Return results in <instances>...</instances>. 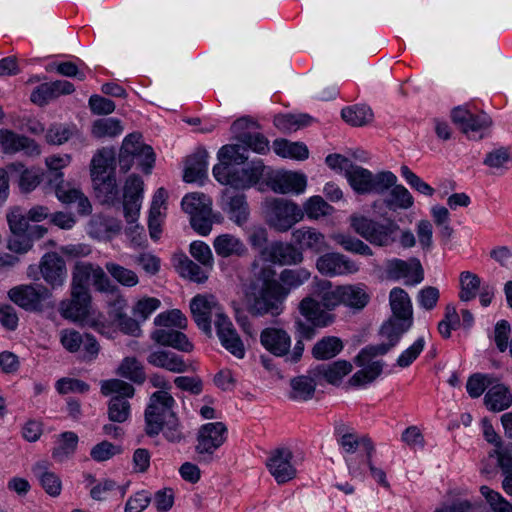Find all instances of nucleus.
<instances>
[{
    "instance_id": "nucleus-7",
    "label": "nucleus",
    "mask_w": 512,
    "mask_h": 512,
    "mask_svg": "<svg viewBox=\"0 0 512 512\" xmlns=\"http://www.w3.org/2000/svg\"><path fill=\"white\" fill-rule=\"evenodd\" d=\"M349 223L355 233L376 246H387L393 242L392 235L398 226L392 222L383 224L366 216L354 213Z\"/></svg>"
},
{
    "instance_id": "nucleus-52",
    "label": "nucleus",
    "mask_w": 512,
    "mask_h": 512,
    "mask_svg": "<svg viewBox=\"0 0 512 512\" xmlns=\"http://www.w3.org/2000/svg\"><path fill=\"white\" fill-rule=\"evenodd\" d=\"M341 116L351 126H364L373 119V112L366 105H354L342 109Z\"/></svg>"
},
{
    "instance_id": "nucleus-49",
    "label": "nucleus",
    "mask_w": 512,
    "mask_h": 512,
    "mask_svg": "<svg viewBox=\"0 0 512 512\" xmlns=\"http://www.w3.org/2000/svg\"><path fill=\"white\" fill-rule=\"evenodd\" d=\"M317 295L321 304L327 310H333L339 305H343L342 285L332 287L331 282L321 281L318 284Z\"/></svg>"
},
{
    "instance_id": "nucleus-45",
    "label": "nucleus",
    "mask_w": 512,
    "mask_h": 512,
    "mask_svg": "<svg viewBox=\"0 0 512 512\" xmlns=\"http://www.w3.org/2000/svg\"><path fill=\"white\" fill-rule=\"evenodd\" d=\"M149 437L158 436L162 433L163 437L170 443H179L185 439L182 425L176 414H170L166 421L159 423L158 430L151 433L150 430L145 431Z\"/></svg>"
},
{
    "instance_id": "nucleus-64",
    "label": "nucleus",
    "mask_w": 512,
    "mask_h": 512,
    "mask_svg": "<svg viewBox=\"0 0 512 512\" xmlns=\"http://www.w3.org/2000/svg\"><path fill=\"white\" fill-rule=\"evenodd\" d=\"M77 132L75 126L53 124L46 132V140L53 145H61L67 142Z\"/></svg>"
},
{
    "instance_id": "nucleus-28",
    "label": "nucleus",
    "mask_w": 512,
    "mask_h": 512,
    "mask_svg": "<svg viewBox=\"0 0 512 512\" xmlns=\"http://www.w3.org/2000/svg\"><path fill=\"white\" fill-rule=\"evenodd\" d=\"M55 194L59 201L64 204L77 203V211L80 215H88L92 211L89 199L74 185L60 180L55 185Z\"/></svg>"
},
{
    "instance_id": "nucleus-35",
    "label": "nucleus",
    "mask_w": 512,
    "mask_h": 512,
    "mask_svg": "<svg viewBox=\"0 0 512 512\" xmlns=\"http://www.w3.org/2000/svg\"><path fill=\"white\" fill-rule=\"evenodd\" d=\"M397 176L395 182L389 186L383 203L390 211L408 210L414 205V198L409 190L401 184H397Z\"/></svg>"
},
{
    "instance_id": "nucleus-3",
    "label": "nucleus",
    "mask_w": 512,
    "mask_h": 512,
    "mask_svg": "<svg viewBox=\"0 0 512 512\" xmlns=\"http://www.w3.org/2000/svg\"><path fill=\"white\" fill-rule=\"evenodd\" d=\"M274 276L275 270L272 268L261 269L259 279L262 283L252 284L245 293V306L251 315L275 317L284 311V301L289 294V289L281 285Z\"/></svg>"
},
{
    "instance_id": "nucleus-44",
    "label": "nucleus",
    "mask_w": 512,
    "mask_h": 512,
    "mask_svg": "<svg viewBox=\"0 0 512 512\" xmlns=\"http://www.w3.org/2000/svg\"><path fill=\"white\" fill-rule=\"evenodd\" d=\"M78 441V436L74 432L61 433L52 450V458L58 463L68 460L75 453Z\"/></svg>"
},
{
    "instance_id": "nucleus-15",
    "label": "nucleus",
    "mask_w": 512,
    "mask_h": 512,
    "mask_svg": "<svg viewBox=\"0 0 512 512\" xmlns=\"http://www.w3.org/2000/svg\"><path fill=\"white\" fill-rule=\"evenodd\" d=\"M191 313L198 327L206 334L211 333L212 318L223 315L221 307L213 296L197 295L190 303Z\"/></svg>"
},
{
    "instance_id": "nucleus-54",
    "label": "nucleus",
    "mask_w": 512,
    "mask_h": 512,
    "mask_svg": "<svg viewBox=\"0 0 512 512\" xmlns=\"http://www.w3.org/2000/svg\"><path fill=\"white\" fill-rule=\"evenodd\" d=\"M331 238L345 251L364 256L373 255L372 249L366 243L356 237L344 233H336L333 234Z\"/></svg>"
},
{
    "instance_id": "nucleus-9",
    "label": "nucleus",
    "mask_w": 512,
    "mask_h": 512,
    "mask_svg": "<svg viewBox=\"0 0 512 512\" xmlns=\"http://www.w3.org/2000/svg\"><path fill=\"white\" fill-rule=\"evenodd\" d=\"M143 189L144 182L139 176L130 175L127 178L123 194L124 217L129 225L128 233H136L138 236L143 231V228L136 224L141 209Z\"/></svg>"
},
{
    "instance_id": "nucleus-37",
    "label": "nucleus",
    "mask_w": 512,
    "mask_h": 512,
    "mask_svg": "<svg viewBox=\"0 0 512 512\" xmlns=\"http://www.w3.org/2000/svg\"><path fill=\"white\" fill-rule=\"evenodd\" d=\"M32 472L48 495L52 497L60 495L62 490L61 479L58 475L49 470V463L47 461L37 462L33 466Z\"/></svg>"
},
{
    "instance_id": "nucleus-26",
    "label": "nucleus",
    "mask_w": 512,
    "mask_h": 512,
    "mask_svg": "<svg viewBox=\"0 0 512 512\" xmlns=\"http://www.w3.org/2000/svg\"><path fill=\"white\" fill-rule=\"evenodd\" d=\"M214 322L221 344L235 357L243 358L245 354L243 343L229 318L223 314Z\"/></svg>"
},
{
    "instance_id": "nucleus-36",
    "label": "nucleus",
    "mask_w": 512,
    "mask_h": 512,
    "mask_svg": "<svg viewBox=\"0 0 512 512\" xmlns=\"http://www.w3.org/2000/svg\"><path fill=\"white\" fill-rule=\"evenodd\" d=\"M151 338L160 345L169 346L182 352H191L193 350V344L188 340L187 336L174 329H157L151 333Z\"/></svg>"
},
{
    "instance_id": "nucleus-50",
    "label": "nucleus",
    "mask_w": 512,
    "mask_h": 512,
    "mask_svg": "<svg viewBox=\"0 0 512 512\" xmlns=\"http://www.w3.org/2000/svg\"><path fill=\"white\" fill-rule=\"evenodd\" d=\"M343 349L342 341L335 336L323 337L312 348V355L318 360H326L335 357Z\"/></svg>"
},
{
    "instance_id": "nucleus-32",
    "label": "nucleus",
    "mask_w": 512,
    "mask_h": 512,
    "mask_svg": "<svg viewBox=\"0 0 512 512\" xmlns=\"http://www.w3.org/2000/svg\"><path fill=\"white\" fill-rule=\"evenodd\" d=\"M147 362L157 368L165 369L172 373H184L188 370V365L184 359L174 352L157 349L151 351L147 356Z\"/></svg>"
},
{
    "instance_id": "nucleus-46",
    "label": "nucleus",
    "mask_w": 512,
    "mask_h": 512,
    "mask_svg": "<svg viewBox=\"0 0 512 512\" xmlns=\"http://www.w3.org/2000/svg\"><path fill=\"white\" fill-rule=\"evenodd\" d=\"M10 173L19 174V187L22 192H30L34 190L41 182V177L38 171L34 169H25L24 165L20 162H14L7 165Z\"/></svg>"
},
{
    "instance_id": "nucleus-8",
    "label": "nucleus",
    "mask_w": 512,
    "mask_h": 512,
    "mask_svg": "<svg viewBox=\"0 0 512 512\" xmlns=\"http://www.w3.org/2000/svg\"><path fill=\"white\" fill-rule=\"evenodd\" d=\"M89 284H92L100 292H113L115 290L110 279L99 265L85 261L76 262L72 270L71 286L79 290L89 291Z\"/></svg>"
},
{
    "instance_id": "nucleus-34",
    "label": "nucleus",
    "mask_w": 512,
    "mask_h": 512,
    "mask_svg": "<svg viewBox=\"0 0 512 512\" xmlns=\"http://www.w3.org/2000/svg\"><path fill=\"white\" fill-rule=\"evenodd\" d=\"M320 384L319 380L311 374L297 376L291 379L289 398L296 402H306L314 397L316 386Z\"/></svg>"
},
{
    "instance_id": "nucleus-53",
    "label": "nucleus",
    "mask_w": 512,
    "mask_h": 512,
    "mask_svg": "<svg viewBox=\"0 0 512 512\" xmlns=\"http://www.w3.org/2000/svg\"><path fill=\"white\" fill-rule=\"evenodd\" d=\"M123 132L121 121L116 118H101L93 122L91 133L95 138H113Z\"/></svg>"
},
{
    "instance_id": "nucleus-57",
    "label": "nucleus",
    "mask_w": 512,
    "mask_h": 512,
    "mask_svg": "<svg viewBox=\"0 0 512 512\" xmlns=\"http://www.w3.org/2000/svg\"><path fill=\"white\" fill-rule=\"evenodd\" d=\"M312 118L307 114L278 115L274 118V125L284 133L296 131L302 127L309 125Z\"/></svg>"
},
{
    "instance_id": "nucleus-40",
    "label": "nucleus",
    "mask_w": 512,
    "mask_h": 512,
    "mask_svg": "<svg viewBox=\"0 0 512 512\" xmlns=\"http://www.w3.org/2000/svg\"><path fill=\"white\" fill-rule=\"evenodd\" d=\"M295 333L297 335V341L293 347L292 352L286 358V361L290 363H297L303 354L304 343L303 340H311L315 335V328L317 327L312 322L303 320L300 317L295 318L294 322Z\"/></svg>"
},
{
    "instance_id": "nucleus-23",
    "label": "nucleus",
    "mask_w": 512,
    "mask_h": 512,
    "mask_svg": "<svg viewBox=\"0 0 512 512\" xmlns=\"http://www.w3.org/2000/svg\"><path fill=\"white\" fill-rule=\"evenodd\" d=\"M451 117L454 124L467 135L482 132L492 125V120L486 113L474 115L465 107L454 108Z\"/></svg>"
},
{
    "instance_id": "nucleus-25",
    "label": "nucleus",
    "mask_w": 512,
    "mask_h": 512,
    "mask_svg": "<svg viewBox=\"0 0 512 512\" xmlns=\"http://www.w3.org/2000/svg\"><path fill=\"white\" fill-rule=\"evenodd\" d=\"M260 342L274 356L288 357L290 355L291 337L282 328H265L260 334Z\"/></svg>"
},
{
    "instance_id": "nucleus-47",
    "label": "nucleus",
    "mask_w": 512,
    "mask_h": 512,
    "mask_svg": "<svg viewBox=\"0 0 512 512\" xmlns=\"http://www.w3.org/2000/svg\"><path fill=\"white\" fill-rule=\"evenodd\" d=\"M274 152L284 158L305 160L309 156L308 148L300 142H290L286 139H277L273 142Z\"/></svg>"
},
{
    "instance_id": "nucleus-21",
    "label": "nucleus",
    "mask_w": 512,
    "mask_h": 512,
    "mask_svg": "<svg viewBox=\"0 0 512 512\" xmlns=\"http://www.w3.org/2000/svg\"><path fill=\"white\" fill-rule=\"evenodd\" d=\"M0 147L5 154L23 151L25 155L33 157L41 153L39 145L33 139L8 129L0 130Z\"/></svg>"
},
{
    "instance_id": "nucleus-27",
    "label": "nucleus",
    "mask_w": 512,
    "mask_h": 512,
    "mask_svg": "<svg viewBox=\"0 0 512 512\" xmlns=\"http://www.w3.org/2000/svg\"><path fill=\"white\" fill-rule=\"evenodd\" d=\"M262 255L270 262L279 265H292L302 262L303 255L289 243L275 241L262 251Z\"/></svg>"
},
{
    "instance_id": "nucleus-60",
    "label": "nucleus",
    "mask_w": 512,
    "mask_h": 512,
    "mask_svg": "<svg viewBox=\"0 0 512 512\" xmlns=\"http://www.w3.org/2000/svg\"><path fill=\"white\" fill-rule=\"evenodd\" d=\"M181 205L183 210L189 215H199L200 212L212 209L211 199L205 194L197 192L186 195L182 199Z\"/></svg>"
},
{
    "instance_id": "nucleus-39",
    "label": "nucleus",
    "mask_w": 512,
    "mask_h": 512,
    "mask_svg": "<svg viewBox=\"0 0 512 512\" xmlns=\"http://www.w3.org/2000/svg\"><path fill=\"white\" fill-rule=\"evenodd\" d=\"M343 305L350 309L360 311L370 301L367 286L363 283L342 285Z\"/></svg>"
},
{
    "instance_id": "nucleus-11",
    "label": "nucleus",
    "mask_w": 512,
    "mask_h": 512,
    "mask_svg": "<svg viewBox=\"0 0 512 512\" xmlns=\"http://www.w3.org/2000/svg\"><path fill=\"white\" fill-rule=\"evenodd\" d=\"M293 457V452L288 447H278L269 453L266 467L278 485L297 477V469L292 463Z\"/></svg>"
},
{
    "instance_id": "nucleus-29",
    "label": "nucleus",
    "mask_w": 512,
    "mask_h": 512,
    "mask_svg": "<svg viewBox=\"0 0 512 512\" xmlns=\"http://www.w3.org/2000/svg\"><path fill=\"white\" fill-rule=\"evenodd\" d=\"M352 370V364L346 360H338L328 364H320L311 369V374L319 380L337 385L341 382L343 377L349 374Z\"/></svg>"
},
{
    "instance_id": "nucleus-58",
    "label": "nucleus",
    "mask_w": 512,
    "mask_h": 512,
    "mask_svg": "<svg viewBox=\"0 0 512 512\" xmlns=\"http://www.w3.org/2000/svg\"><path fill=\"white\" fill-rule=\"evenodd\" d=\"M117 374L139 384L146 378L143 366L135 357L124 358L117 369Z\"/></svg>"
},
{
    "instance_id": "nucleus-4",
    "label": "nucleus",
    "mask_w": 512,
    "mask_h": 512,
    "mask_svg": "<svg viewBox=\"0 0 512 512\" xmlns=\"http://www.w3.org/2000/svg\"><path fill=\"white\" fill-rule=\"evenodd\" d=\"M262 212L266 224L280 233L289 231L303 220L301 206L286 198H266L262 203Z\"/></svg>"
},
{
    "instance_id": "nucleus-22",
    "label": "nucleus",
    "mask_w": 512,
    "mask_h": 512,
    "mask_svg": "<svg viewBox=\"0 0 512 512\" xmlns=\"http://www.w3.org/2000/svg\"><path fill=\"white\" fill-rule=\"evenodd\" d=\"M337 442L342 450L353 456L357 451H363V461L369 462L375 451L374 445L370 438L360 436L356 432L340 427L337 429Z\"/></svg>"
},
{
    "instance_id": "nucleus-43",
    "label": "nucleus",
    "mask_w": 512,
    "mask_h": 512,
    "mask_svg": "<svg viewBox=\"0 0 512 512\" xmlns=\"http://www.w3.org/2000/svg\"><path fill=\"white\" fill-rule=\"evenodd\" d=\"M392 317L412 321V304L408 293L399 287L393 288L389 294Z\"/></svg>"
},
{
    "instance_id": "nucleus-2",
    "label": "nucleus",
    "mask_w": 512,
    "mask_h": 512,
    "mask_svg": "<svg viewBox=\"0 0 512 512\" xmlns=\"http://www.w3.org/2000/svg\"><path fill=\"white\" fill-rule=\"evenodd\" d=\"M246 148L240 145H225L218 151L219 163L213 168L218 182L236 189L249 188L262 178L265 166L261 160L241 167L248 159Z\"/></svg>"
},
{
    "instance_id": "nucleus-19",
    "label": "nucleus",
    "mask_w": 512,
    "mask_h": 512,
    "mask_svg": "<svg viewBox=\"0 0 512 512\" xmlns=\"http://www.w3.org/2000/svg\"><path fill=\"white\" fill-rule=\"evenodd\" d=\"M44 281L53 289L62 287L67 278L65 261L57 253H46L39 265Z\"/></svg>"
},
{
    "instance_id": "nucleus-5",
    "label": "nucleus",
    "mask_w": 512,
    "mask_h": 512,
    "mask_svg": "<svg viewBox=\"0 0 512 512\" xmlns=\"http://www.w3.org/2000/svg\"><path fill=\"white\" fill-rule=\"evenodd\" d=\"M352 189L359 194H384L395 182V174L381 171L373 174L370 170L353 165L346 176Z\"/></svg>"
},
{
    "instance_id": "nucleus-38",
    "label": "nucleus",
    "mask_w": 512,
    "mask_h": 512,
    "mask_svg": "<svg viewBox=\"0 0 512 512\" xmlns=\"http://www.w3.org/2000/svg\"><path fill=\"white\" fill-rule=\"evenodd\" d=\"M121 222L103 215H94L88 223V233L97 239H108L121 231Z\"/></svg>"
},
{
    "instance_id": "nucleus-14",
    "label": "nucleus",
    "mask_w": 512,
    "mask_h": 512,
    "mask_svg": "<svg viewBox=\"0 0 512 512\" xmlns=\"http://www.w3.org/2000/svg\"><path fill=\"white\" fill-rule=\"evenodd\" d=\"M220 207L235 225L242 227L247 223L250 209L245 194L226 188L221 195Z\"/></svg>"
},
{
    "instance_id": "nucleus-13",
    "label": "nucleus",
    "mask_w": 512,
    "mask_h": 512,
    "mask_svg": "<svg viewBox=\"0 0 512 512\" xmlns=\"http://www.w3.org/2000/svg\"><path fill=\"white\" fill-rule=\"evenodd\" d=\"M386 277L391 280L405 279V284L415 285L424 278L423 268L417 258L408 261L401 259H390L385 263Z\"/></svg>"
},
{
    "instance_id": "nucleus-16",
    "label": "nucleus",
    "mask_w": 512,
    "mask_h": 512,
    "mask_svg": "<svg viewBox=\"0 0 512 512\" xmlns=\"http://www.w3.org/2000/svg\"><path fill=\"white\" fill-rule=\"evenodd\" d=\"M317 270L325 276H342L359 271L358 264L338 252H328L321 255L316 262Z\"/></svg>"
},
{
    "instance_id": "nucleus-62",
    "label": "nucleus",
    "mask_w": 512,
    "mask_h": 512,
    "mask_svg": "<svg viewBox=\"0 0 512 512\" xmlns=\"http://www.w3.org/2000/svg\"><path fill=\"white\" fill-rule=\"evenodd\" d=\"M105 268L108 273L123 286L133 287L139 282L138 276L134 271L116 263L108 262Z\"/></svg>"
},
{
    "instance_id": "nucleus-1",
    "label": "nucleus",
    "mask_w": 512,
    "mask_h": 512,
    "mask_svg": "<svg viewBox=\"0 0 512 512\" xmlns=\"http://www.w3.org/2000/svg\"><path fill=\"white\" fill-rule=\"evenodd\" d=\"M411 325L412 321L390 317L380 329V335L387 342L366 346L358 353L354 362L360 370L352 375L348 384L352 387H364L374 382L381 375L384 365L382 360L375 358L386 354L394 347Z\"/></svg>"
},
{
    "instance_id": "nucleus-6",
    "label": "nucleus",
    "mask_w": 512,
    "mask_h": 512,
    "mask_svg": "<svg viewBox=\"0 0 512 512\" xmlns=\"http://www.w3.org/2000/svg\"><path fill=\"white\" fill-rule=\"evenodd\" d=\"M101 392L104 395L117 394L108 402V418L112 422H125L130 416V404L127 398L134 395V387L125 381L111 379L102 381Z\"/></svg>"
},
{
    "instance_id": "nucleus-30",
    "label": "nucleus",
    "mask_w": 512,
    "mask_h": 512,
    "mask_svg": "<svg viewBox=\"0 0 512 512\" xmlns=\"http://www.w3.org/2000/svg\"><path fill=\"white\" fill-rule=\"evenodd\" d=\"M291 236L293 242L301 249L311 250L315 253H320L328 249L324 234L315 228L300 227L293 230Z\"/></svg>"
},
{
    "instance_id": "nucleus-24",
    "label": "nucleus",
    "mask_w": 512,
    "mask_h": 512,
    "mask_svg": "<svg viewBox=\"0 0 512 512\" xmlns=\"http://www.w3.org/2000/svg\"><path fill=\"white\" fill-rule=\"evenodd\" d=\"M141 137L139 133L127 135L120 150L139 159L142 170L149 174L155 162V154L151 146L141 142Z\"/></svg>"
},
{
    "instance_id": "nucleus-33",
    "label": "nucleus",
    "mask_w": 512,
    "mask_h": 512,
    "mask_svg": "<svg viewBox=\"0 0 512 512\" xmlns=\"http://www.w3.org/2000/svg\"><path fill=\"white\" fill-rule=\"evenodd\" d=\"M213 248L216 254L222 258L243 257L248 252L244 242L230 233L218 235L213 241Z\"/></svg>"
},
{
    "instance_id": "nucleus-51",
    "label": "nucleus",
    "mask_w": 512,
    "mask_h": 512,
    "mask_svg": "<svg viewBox=\"0 0 512 512\" xmlns=\"http://www.w3.org/2000/svg\"><path fill=\"white\" fill-rule=\"evenodd\" d=\"M301 208L303 210V218L306 215L310 220H319L320 218L332 215L334 212V208L318 195L308 198Z\"/></svg>"
},
{
    "instance_id": "nucleus-63",
    "label": "nucleus",
    "mask_w": 512,
    "mask_h": 512,
    "mask_svg": "<svg viewBox=\"0 0 512 512\" xmlns=\"http://www.w3.org/2000/svg\"><path fill=\"white\" fill-rule=\"evenodd\" d=\"M480 493L486 499L493 512H512V504L499 492L488 486H481Z\"/></svg>"
},
{
    "instance_id": "nucleus-17",
    "label": "nucleus",
    "mask_w": 512,
    "mask_h": 512,
    "mask_svg": "<svg viewBox=\"0 0 512 512\" xmlns=\"http://www.w3.org/2000/svg\"><path fill=\"white\" fill-rule=\"evenodd\" d=\"M227 427L222 422H212L200 427L197 434L196 452L212 454L226 441Z\"/></svg>"
},
{
    "instance_id": "nucleus-20",
    "label": "nucleus",
    "mask_w": 512,
    "mask_h": 512,
    "mask_svg": "<svg viewBox=\"0 0 512 512\" xmlns=\"http://www.w3.org/2000/svg\"><path fill=\"white\" fill-rule=\"evenodd\" d=\"M91 302L90 291L79 290L71 286V298L60 303V314L72 321H81L89 313Z\"/></svg>"
},
{
    "instance_id": "nucleus-55",
    "label": "nucleus",
    "mask_w": 512,
    "mask_h": 512,
    "mask_svg": "<svg viewBox=\"0 0 512 512\" xmlns=\"http://www.w3.org/2000/svg\"><path fill=\"white\" fill-rule=\"evenodd\" d=\"M176 268L182 277L194 282L202 283L208 278L205 269L186 256L178 258Z\"/></svg>"
},
{
    "instance_id": "nucleus-18",
    "label": "nucleus",
    "mask_w": 512,
    "mask_h": 512,
    "mask_svg": "<svg viewBox=\"0 0 512 512\" xmlns=\"http://www.w3.org/2000/svg\"><path fill=\"white\" fill-rule=\"evenodd\" d=\"M271 190L278 194H301L307 186V179L304 174L293 171H276L272 173L267 181Z\"/></svg>"
},
{
    "instance_id": "nucleus-59",
    "label": "nucleus",
    "mask_w": 512,
    "mask_h": 512,
    "mask_svg": "<svg viewBox=\"0 0 512 512\" xmlns=\"http://www.w3.org/2000/svg\"><path fill=\"white\" fill-rule=\"evenodd\" d=\"M95 183L98 198L103 203L114 204L118 199V187L114 176L107 175Z\"/></svg>"
},
{
    "instance_id": "nucleus-10",
    "label": "nucleus",
    "mask_w": 512,
    "mask_h": 512,
    "mask_svg": "<svg viewBox=\"0 0 512 512\" xmlns=\"http://www.w3.org/2000/svg\"><path fill=\"white\" fill-rule=\"evenodd\" d=\"M176 404L175 399L167 391H156L150 398L144 412L145 429L155 433L158 430L159 423L169 418L170 414H175L173 408Z\"/></svg>"
},
{
    "instance_id": "nucleus-12",
    "label": "nucleus",
    "mask_w": 512,
    "mask_h": 512,
    "mask_svg": "<svg viewBox=\"0 0 512 512\" xmlns=\"http://www.w3.org/2000/svg\"><path fill=\"white\" fill-rule=\"evenodd\" d=\"M9 299L27 311L42 310V303L51 297L49 289L41 284L18 285L8 291Z\"/></svg>"
},
{
    "instance_id": "nucleus-42",
    "label": "nucleus",
    "mask_w": 512,
    "mask_h": 512,
    "mask_svg": "<svg viewBox=\"0 0 512 512\" xmlns=\"http://www.w3.org/2000/svg\"><path fill=\"white\" fill-rule=\"evenodd\" d=\"M484 401L489 410L500 412L510 407L512 394L504 384H492L485 394Z\"/></svg>"
},
{
    "instance_id": "nucleus-41",
    "label": "nucleus",
    "mask_w": 512,
    "mask_h": 512,
    "mask_svg": "<svg viewBox=\"0 0 512 512\" xmlns=\"http://www.w3.org/2000/svg\"><path fill=\"white\" fill-rule=\"evenodd\" d=\"M207 157V151L201 149L187 158L183 175L185 182L193 183L202 181L207 176Z\"/></svg>"
},
{
    "instance_id": "nucleus-61",
    "label": "nucleus",
    "mask_w": 512,
    "mask_h": 512,
    "mask_svg": "<svg viewBox=\"0 0 512 512\" xmlns=\"http://www.w3.org/2000/svg\"><path fill=\"white\" fill-rule=\"evenodd\" d=\"M310 278V272L305 268L284 269L279 276V283L289 291L299 287Z\"/></svg>"
},
{
    "instance_id": "nucleus-48",
    "label": "nucleus",
    "mask_w": 512,
    "mask_h": 512,
    "mask_svg": "<svg viewBox=\"0 0 512 512\" xmlns=\"http://www.w3.org/2000/svg\"><path fill=\"white\" fill-rule=\"evenodd\" d=\"M114 160V151L106 147L99 149L94 154L90 164V172L94 182L106 176L107 169L114 163Z\"/></svg>"
},
{
    "instance_id": "nucleus-56",
    "label": "nucleus",
    "mask_w": 512,
    "mask_h": 512,
    "mask_svg": "<svg viewBox=\"0 0 512 512\" xmlns=\"http://www.w3.org/2000/svg\"><path fill=\"white\" fill-rule=\"evenodd\" d=\"M459 283V298L461 301L464 302H468L474 299L477 295L478 290L481 287L480 278L470 271H464L460 274Z\"/></svg>"
},
{
    "instance_id": "nucleus-31",
    "label": "nucleus",
    "mask_w": 512,
    "mask_h": 512,
    "mask_svg": "<svg viewBox=\"0 0 512 512\" xmlns=\"http://www.w3.org/2000/svg\"><path fill=\"white\" fill-rule=\"evenodd\" d=\"M321 305V301L307 296L300 301L298 310L305 320L316 326L326 327L334 322L335 316L321 309Z\"/></svg>"
}]
</instances>
